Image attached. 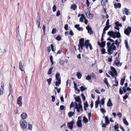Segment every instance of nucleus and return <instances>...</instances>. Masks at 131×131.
<instances>
[{"instance_id":"1","label":"nucleus","mask_w":131,"mask_h":131,"mask_svg":"<svg viewBox=\"0 0 131 131\" xmlns=\"http://www.w3.org/2000/svg\"><path fill=\"white\" fill-rule=\"evenodd\" d=\"M107 35L110 37H112L113 38L117 37L119 38L121 37L120 34L119 32H114L112 31H109L107 32Z\"/></svg>"},{"instance_id":"2","label":"nucleus","mask_w":131,"mask_h":131,"mask_svg":"<svg viewBox=\"0 0 131 131\" xmlns=\"http://www.w3.org/2000/svg\"><path fill=\"white\" fill-rule=\"evenodd\" d=\"M111 69L112 71L109 70L108 71V73L112 77H114V75H116V76H117V73L115 68L113 67H111Z\"/></svg>"},{"instance_id":"3","label":"nucleus","mask_w":131,"mask_h":131,"mask_svg":"<svg viewBox=\"0 0 131 131\" xmlns=\"http://www.w3.org/2000/svg\"><path fill=\"white\" fill-rule=\"evenodd\" d=\"M20 127L23 129L26 128L27 126V123L26 121L24 119H21L20 122Z\"/></svg>"},{"instance_id":"4","label":"nucleus","mask_w":131,"mask_h":131,"mask_svg":"<svg viewBox=\"0 0 131 131\" xmlns=\"http://www.w3.org/2000/svg\"><path fill=\"white\" fill-rule=\"evenodd\" d=\"M75 106L74 107V109H77L78 112H79L80 110L82 111L83 110L82 105H78V104L76 102H75Z\"/></svg>"},{"instance_id":"5","label":"nucleus","mask_w":131,"mask_h":131,"mask_svg":"<svg viewBox=\"0 0 131 131\" xmlns=\"http://www.w3.org/2000/svg\"><path fill=\"white\" fill-rule=\"evenodd\" d=\"M82 119L81 117L79 116L78 117V119L77 122V126L79 127H81L82 126L81 122Z\"/></svg>"},{"instance_id":"6","label":"nucleus","mask_w":131,"mask_h":131,"mask_svg":"<svg viewBox=\"0 0 131 131\" xmlns=\"http://www.w3.org/2000/svg\"><path fill=\"white\" fill-rule=\"evenodd\" d=\"M131 32V28L130 27H128L126 29L124 30V34L128 36Z\"/></svg>"},{"instance_id":"7","label":"nucleus","mask_w":131,"mask_h":131,"mask_svg":"<svg viewBox=\"0 0 131 131\" xmlns=\"http://www.w3.org/2000/svg\"><path fill=\"white\" fill-rule=\"evenodd\" d=\"M74 122L73 121L71 122L68 123L67 126L70 129L72 130L73 129V125L74 124Z\"/></svg>"},{"instance_id":"8","label":"nucleus","mask_w":131,"mask_h":131,"mask_svg":"<svg viewBox=\"0 0 131 131\" xmlns=\"http://www.w3.org/2000/svg\"><path fill=\"white\" fill-rule=\"evenodd\" d=\"M22 97L21 96H19L17 99V103L18 105L20 107H21L22 106V103L21 102Z\"/></svg>"},{"instance_id":"9","label":"nucleus","mask_w":131,"mask_h":131,"mask_svg":"<svg viewBox=\"0 0 131 131\" xmlns=\"http://www.w3.org/2000/svg\"><path fill=\"white\" fill-rule=\"evenodd\" d=\"M75 99L76 101L75 102H78V105H82L81 99L79 96H77V97L75 98Z\"/></svg>"},{"instance_id":"10","label":"nucleus","mask_w":131,"mask_h":131,"mask_svg":"<svg viewBox=\"0 0 131 131\" xmlns=\"http://www.w3.org/2000/svg\"><path fill=\"white\" fill-rule=\"evenodd\" d=\"M86 29L88 30V32L91 35L93 33V31L92 30L91 28L88 25L86 27Z\"/></svg>"},{"instance_id":"11","label":"nucleus","mask_w":131,"mask_h":131,"mask_svg":"<svg viewBox=\"0 0 131 131\" xmlns=\"http://www.w3.org/2000/svg\"><path fill=\"white\" fill-rule=\"evenodd\" d=\"M60 76V74L58 73H57L56 75V79L58 81L59 84H61V80Z\"/></svg>"},{"instance_id":"12","label":"nucleus","mask_w":131,"mask_h":131,"mask_svg":"<svg viewBox=\"0 0 131 131\" xmlns=\"http://www.w3.org/2000/svg\"><path fill=\"white\" fill-rule=\"evenodd\" d=\"M126 88L123 87V90H122V89L120 88L119 90V93L121 94H122L123 93V92L124 93H126L127 92Z\"/></svg>"},{"instance_id":"13","label":"nucleus","mask_w":131,"mask_h":131,"mask_svg":"<svg viewBox=\"0 0 131 131\" xmlns=\"http://www.w3.org/2000/svg\"><path fill=\"white\" fill-rule=\"evenodd\" d=\"M98 45L101 47L103 48L105 46L106 42L105 41H103L101 42V43L99 42H97Z\"/></svg>"},{"instance_id":"14","label":"nucleus","mask_w":131,"mask_h":131,"mask_svg":"<svg viewBox=\"0 0 131 131\" xmlns=\"http://www.w3.org/2000/svg\"><path fill=\"white\" fill-rule=\"evenodd\" d=\"M21 118L22 119H25L27 116V115L26 113H23L20 115Z\"/></svg>"},{"instance_id":"15","label":"nucleus","mask_w":131,"mask_h":131,"mask_svg":"<svg viewBox=\"0 0 131 131\" xmlns=\"http://www.w3.org/2000/svg\"><path fill=\"white\" fill-rule=\"evenodd\" d=\"M107 106L108 107H110L113 105V104L110 99H109L107 103Z\"/></svg>"},{"instance_id":"16","label":"nucleus","mask_w":131,"mask_h":131,"mask_svg":"<svg viewBox=\"0 0 131 131\" xmlns=\"http://www.w3.org/2000/svg\"><path fill=\"white\" fill-rule=\"evenodd\" d=\"M114 63L116 65V66L117 67L119 66L120 64V61L118 60L117 58H116L115 60L114 61Z\"/></svg>"},{"instance_id":"17","label":"nucleus","mask_w":131,"mask_h":131,"mask_svg":"<svg viewBox=\"0 0 131 131\" xmlns=\"http://www.w3.org/2000/svg\"><path fill=\"white\" fill-rule=\"evenodd\" d=\"M40 16L39 15V13L38 12V13L37 16L36 18V24H38V23H40Z\"/></svg>"},{"instance_id":"18","label":"nucleus","mask_w":131,"mask_h":131,"mask_svg":"<svg viewBox=\"0 0 131 131\" xmlns=\"http://www.w3.org/2000/svg\"><path fill=\"white\" fill-rule=\"evenodd\" d=\"M84 39L82 38L80 39L79 41V45H84Z\"/></svg>"},{"instance_id":"19","label":"nucleus","mask_w":131,"mask_h":131,"mask_svg":"<svg viewBox=\"0 0 131 131\" xmlns=\"http://www.w3.org/2000/svg\"><path fill=\"white\" fill-rule=\"evenodd\" d=\"M114 42H113L111 45L110 47H109V48L112 49L114 50H116V47L114 45Z\"/></svg>"},{"instance_id":"20","label":"nucleus","mask_w":131,"mask_h":131,"mask_svg":"<svg viewBox=\"0 0 131 131\" xmlns=\"http://www.w3.org/2000/svg\"><path fill=\"white\" fill-rule=\"evenodd\" d=\"M105 123L108 124L110 123V121L108 119V117L107 116H105Z\"/></svg>"},{"instance_id":"21","label":"nucleus","mask_w":131,"mask_h":131,"mask_svg":"<svg viewBox=\"0 0 131 131\" xmlns=\"http://www.w3.org/2000/svg\"><path fill=\"white\" fill-rule=\"evenodd\" d=\"M70 8L71 9L75 10L77 8V6L76 4H74L71 5Z\"/></svg>"},{"instance_id":"22","label":"nucleus","mask_w":131,"mask_h":131,"mask_svg":"<svg viewBox=\"0 0 131 131\" xmlns=\"http://www.w3.org/2000/svg\"><path fill=\"white\" fill-rule=\"evenodd\" d=\"M114 7L115 8H120L121 6V5L120 3H117V4H114Z\"/></svg>"},{"instance_id":"23","label":"nucleus","mask_w":131,"mask_h":131,"mask_svg":"<svg viewBox=\"0 0 131 131\" xmlns=\"http://www.w3.org/2000/svg\"><path fill=\"white\" fill-rule=\"evenodd\" d=\"M90 75L91 77H92L94 79H96V77L95 74L93 73H91L90 74Z\"/></svg>"},{"instance_id":"24","label":"nucleus","mask_w":131,"mask_h":131,"mask_svg":"<svg viewBox=\"0 0 131 131\" xmlns=\"http://www.w3.org/2000/svg\"><path fill=\"white\" fill-rule=\"evenodd\" d=\"M90 12L89 9L88 8H87L85 10V13L86 15L88 17V15L90 14Z\"/></svg>"},{"instance_id":"25","label":"nucleus","mask_w":131,"mask_h":131,"mask_svg":"<svg viewBox=\"0 0 131 131\" xmlns=\"http://www.w3.org/2000/svg\"><path fill=\"white\" fill-rule=\"evenodd\" d=\"M77 75L78 79H80L82 75L80 72H77Z\"/></svg>"},{"instance_id":"26","label":"nucleus","mask_w":131,"mask_h":131,"mask_svg":"<svg viewBox=\"0 0 131 131\" xmlns=\"http://www.w3.org/2000/svg\"><path fill=\"white\" fill-rule=\"evenodd\" d=\"M115 25L117 27H121L122 26V25L121 24L119 23L118 21H116L115 22Z\"/></svg>"},{"instance_id":"27","label":"nucleus","mask_w":131,"mask_h":131,"mask_svg":"<svg viewBox=\"0 0 131 131\" xmlns=\"http://www.w3.org/2000/svg\"><path fill=\"white\" fill-rule=\"evenodd\" d=\"M74 89L76 91H77L79 92H80V90L79 89H78L77 87V84L76 83L74 82Z\"/></svg>"},{"instance_id":"28","label":"nucleus","mask_w":131,"mask_h":131,"mask_svg":"<svg viewBox=\"0 0 131 131\" xmlns=\"http://www.w3.org/2000/svg\"><path fill=\"white\" fill-rule=\"evenodd\" d=\"M28 128L29 130H31L32 128V125L30 124L29 122L28 123Z\"/></svg>"},{"instance_id":"29","label":"nucleus","mask_w":131,"mask_h":131,"mask_svg":"<svg viewBox=\"0 0 131 131\" xmlns=\"http://www.w3.org/2000/svg\"><path fill=\"white\" fill-rule=\"evenodd\" d=\"M53 69V67H51L49 70L48 72V75H50V74L52 72V70Z\"/></svg>"},{"instance_id":"30","label":"nucleus","mask_w":131,"mask_h":131,"mask_svg":"<svg viewBox=\"0 0 131 131\" xmlns=\"http://www.w3.org/2000/svg\"><path fill=\"white\" fill-rule=\"evenodd\" d=\"M83 121L85 123H86L88 122V119L85 116H84L83 117Z\"/></svg>"},{"instance_id":"31","label":"nucleus","mask_w":131,"mask_h":131,"mask_svg":"<svg viewBox=\"0 0 131 131\" xmlns=\"http://www.w3.org/2000/svg\"><path fill=\"white\" fill-rule=\"evenodd\" d=\"M107 0H102L101 4L102 6H104L105 5L106 3L107 2Z\"/></svg>"},{"instance_id":"32","label":"nucleus","mask_w":131,"mask_h":131,"mask_svg":"<svg viewBox=\"0 0 131 131\" xmlns=\"http://www.w3.org/2000/svg\"><path fill=\"white\" fill-rule=\"evenodd\" d=\"M74 114V113L71 111L69 112L68 114V116L70 117H72Z\"/></svg>"},{"instance_id":"33","label":"nucleus","mask_w":131,"mask_h":131,"mask_svg":"<svg viewBox=\"0 0 131 131\" xmlns=\"http://www.w3.org/2000/svg\"><path fill=\"white\" fill-rule=\"evenodd\" d=\"M52 81V79L51 78H49V79L46 80V81L48 83L49 85H50Z\"/></svg>"},{"instance_id":"34","label":"nucleus","mask_w":131,"mask_h":131,"mask_svg":"<svg viewBox=\"0 0 131 131\" xmlns=\"http://www.w3.org/2000/svg\"><path fill=\"white\" fill-rule=\"evenodd\" d=\"M107 51H108V54L109 55H111V54H112V52H111V49H112L109 48H108Z\"/></svg>"},{"instance_id":"35","label":"nucleus","mask_w":131,"mask_h":131,"mask_svg":"<svg viewBox=\"0 0 131 131\" xmlns=\"http://www.w3.org/2000/svg\"><path fill=\"white\" fill-rule=\"evenodd\" d=\"M124 43L125 44V46L126 48L127 49H128V43L127 41L126 40H124Z\"/></svg>"},{"instance_id":"36","label":"nucleus","mask_w":131,"mask_h":131,"mask_svg":"<svg viewBox=\"0 0 131 131\" xmlns=\"http://www.w3.org/2000/svg\"><path fill=\"white\" fill-rule=\"evenodd\" d=\"M124 11L125 13V14L127 15H128V10L126 8H124Z\"/></svg>"},{"instance_id":"37","label":"nucleus","mask_w":131,"mask_h":131,"mask_svg":"<svg viewBox=\"0 0 131 131\" xmlns=\"http://www.w3.org/2000/svg\"><path fill=\"white\" fill-rule=\"evenodd\" d=\"M123 120V123L125 124L127 126L128 125V123L126 120V119L124 118Z\"/></svg>"},{"instance_id":"38","label":"nucleus","mask_w":131,"mask_h":131,"mask_svg":"<svg viewBox=\"0 0 131 131\" xmlns=\"http://www.w3.org/2000/svg\"><path fill=\"white\" fill-rule=\"evenodd\" d=\"M16 37L17 39L19 41H20L21 40V37L20 36L19 34H16Z\"/></svg>"},{"instance_id":"39","label":"nucleus","mask_w":131,"mask_h":131,"mask_svg":"<svg viewBox=\"0 0 131 131\" xmlns=\"http://www.w3.org/2000/svg\"><path fill=\"white\" fill-rule=\"evenodd\" d=\"M80 89L82 92L84 91V90L86 89V88L82 86L80 87Z\"/></svg>"},{"instance_id":"40","label":"nucleus","mask_w":131,"mask_h":131,"mask_svg":"<svg viewBox=\"0 0 131 131\" xmlns=\"http://www.w3.org/2000/svg\"><path fill=\"white\" fill-rule=\"evenodd\" d=\"M110 25L109 26H105L103 29V30L106 31L107 30L108 28H110Z\"/></svg>"},{"instance_id":"41","label":"nucleus","mask_w":131,"mask_h":131,"mask_svg":"<svg viewBox=\"0 0 131 131\" xmlns=\"http://www.w3.org/2000/svg\"><path fill=\"white\" fill-rule=\"evenodd\" d=\"M91 77L90 75H88L86 77V79L88 80H91Z\"/></svg>"},{"instance_id":"42","label":"nucleus","mask_w":131,"mask_h":131,"mask_svg":"<svg viewBox=\"0 0 131 131\" xmlns=\"http://www.w3.org/2000/svg\"><path fill=\"white\" fill-rule=\"evenodd\" d=\"M124 79H121L120 81V84L121 85H123L124 83Z\"/></svg>"},{"instance_id":"43","label":"nucleus","mask_w":131,"mask_h":131,"mask_svg":"<svg viewBox=\"0 0 131 131\" xmlns=\"http://www.w3.org/2000/svg\"><path fill=\"white\" fill-rule=\"evenodd\" d=\"M99 102L98 101H96L95 102V107L96 108H97L98 106Z\"/></svg>"},{"instance_id":"44","label":"nucleus","mask_w":131,"mask_h":131,"mask_svg":"<svg viewBox=\"0 0 131 131\" xmlns=\"http://www.w3.org/2000/svg\"><path fill=\"white\" fill-rule=\"evenodd\" d=\"M78 49L80 50V47L82 50L83 49V48L84 46V45H78Z\"/></svg>"},{"instance_id":"45","label":"nucleus","mask_w":131,"mask_h":131,"mask_svg":"<svg viewBox=\"0 0 131 131\" xmlns=\"http://www.w3.org/2000/svg\"><path fill=\"white\" fill-rule=\"evenodd\" d=\"M104 82L107 85V86H108V83L107 80V79L105 78L104 80Z\"/></svg>"},{"instance_id":"46","label":"nucleus","mask_w":131,"mask_h":131,"mask_svg":"<svg viewBox=\"0 0 131 131\" xmlns=\"http://www.w3.org/2000/svg\"><path fill=\"white\" fill-rule=\"evenodd\" d=\"M50 60L51 63V65H52L53 63V57L52 56H51L50 57Z\"/></svg>"},{"instance_id":"47","label":"nucleus","mask_w":131,"mask_h":131,"mask_svg":"<svg viewBox=\"0 0 131 131\" xmlns=\"http://www.w3.org/2000/svg\"><path fill=\"white\" fill-rule=\"evenodd\" d=\"M90 44L89 43V40L88 39L85 41L84 45H89Z\"/></svg>"},{"instance_id":"48","label":"nucleus","mask_w":131,"mask_h":131,"mask_svg":"<svg viewBox=\"0 0 131 131\" xmlns=\"http://www.w3.org/2000/svg\"><path fill=\"white\" fill-rule=\"evenodd\" d=\"M56 7L55 5L53 6L52 7L53 11L54 12H55L56 11Z\"/></svg>"},{"instance_id":"49","label":"nucleus","mask_w":131,"mask_h":131,"mask_svg":"<svg viewBox=\"0 0 131 131\" xmlns=\"http://www.w3.org/2000/svg\"><path fill=\"white\" fill-rule=\"evenodd\" d=\"M83 18L84 19L85 18V17L84 16L83 17H81L80 18L79 20L81 22H83L84 21L83 19Z\"/></svg>"},{"instance_id":"50","label":"nucleus","mask_w":131,"mask_h":131,"mask_svg":"<svg viewBox=\"0 0 131 131\" xmlns=\"http://www.w3.org/2000/svg\"><path fill=\"white\" fill-rule=\"evenodd\" d=\"M93 14H90V13L88 15V17L89 18H93Z\"/></svg>"},{"instance_id":"51","label":"nucleus","mask_w":131,"mask_h":131,"mask_svg":"<svg viewBox=\"0 0 131 131\" xmlns=\"http://www.w3.org/2000/svg\"><path fill=\"white\" fill-rule=\"evenodd\" d=\"M105 49L104 48H102L101 49V51L102 52V53L103 54H104L106 53H107V52H105Z\"/></svg>"},{"instance_id":"52","label":"nucleus","mask_w":131,"mask_h":131,"mask_svg":"<svg viewBox=\"0 0 131 131\" xmlns=\"http://www.w3.org/2000/svg\"><path fill=\"white\" fill-rule=\"evenodd\" d=\"M56 39L58 41H60L61 40V37L60 36H58L56 38Z\"/></svg>"},{"instance_id":"53","label":"nucleus","mask_w":131,"mask_h":131,"mask_svg":"<svg viewBox=\"0 0 131 131\" xmlns=\"http://www.w3.org/2000/svg\"><path fill=\"white\" fill-rule=\"evenodd\" d=\"M56 32V28H53V29L52 31V33L53 34H55Z\"/></svg>"},{"instance_id":"54","label":"nucleus","mask_w":131,"mask_h":131,"mask_svg":"<svg viewBox=\"0 0 131 131\" xmlns=\"http://www.w3.org/2000/svg\"><path fill=\"white\" fill-rule=\"evenodd\" d=\"M59 63L60 64L63 65L64 63V62L63 60L60 59L59 61Z\"/></svg>"},{"instance_id":"55","label":"nucleus","mask_w":131,"mask_h":131,"mask_svg":"<svg viewBox=\"0 0 131 131\" xmlns=\"http://www.w3.org/2000/svg\"><path fill=\"white\" fill-rule=\"evenodd\" d=\"M64 29L66 30H68V24H66L64 27Z\"/></svg>"},{"instance_id":"56","label":"nucleus","mask_w":131,"mask_h":131,"mask_svg":"<svg viewBox=\"0 0 131 131\" xmlns=\"http://www.w3.org/2000/svg\"><path fill=\"white\" fill-rule=\"evenodd\" d=\"M1 88L0 89H3V90H4V83L3 82H2L1 83Z\"/></svg>"},{"instance_id":"57","label":"nucleus","mask_w":131,"mask_h":131,"mask_svg":"<svg viewBox=\"0 0 131 131\" xmlns=\"http://www.w3.org/2000/svg\"><path fill=\"white\" fill-rule=\"evenodd\" d=\"M118 124H117L116 125H115L114 126V128L115 130H116L118 128Z\"/></svg>"},{"instance_id":"58","label":"nucleus","mask_w":131,"mask_h":131,"mask_svg":"<svg viewBox=\"0 0 131 131\" xmlns=\"http://www.w3.org/2000/svg\"><path fill=\"white\" fill-rule=\"evenodd\" d=\"M104 98H103L101 101V103L102 105H103L104 104Z\"/></svg>"},{"instance_id":"59","label":"nucleus","mask_w":131,"mask_h":131,"mask_svg":"<svg viewBox=\"0 0 131 131\" xmlns=\"http://www.w3.org/2000/svg\"><path fill=\"white\" fill-rule=\"evenodd\" d=\"M115 82L116 83V84H115L114 85H113V86H117L118 85V82L117 80L115 81Z\"/></svg>"},{"instance_id":"60","label":"nucleus","mask_w":131,"mask_h":131,"mask_svg":"<svg viewBox=\"0 0 131 131\" xmlns=\"http://www.w3.org/2000/svg\"><path fill=\"white\" fill-rule=\"evenodd\" d=\"M100 110L101 112L103 113H105L106 112L105 110L103 108H101L100 109Z\"/></svg>"},{"instance_id":"61","label":"nucleus","mask_w":131,"mask_h":131,"mask_svg":"<svg viewBox=\"0 0 131 131\" xmlns=\"http://www.w3.org/2000/svg\"><path fill=\"white\" fill-rule=\"evenodd\" d=\"M74 106V103L73 102H72L71 104L70 105V108L71 109V108L73 107Z\"/></svg>"},{"instance_id":"62","label":"nucleus","mask_w":131,"mask_h":131,"mask_svg":"<svg viewBox=\"0 0 131 131\" xmlns=\"http://www.w3.org/2000/svg\"><path fill=\"white\" fill-rule=\"evenodd\" d=\"M107 40H109L110 41L113 42H114V41L112 39L110 38V37L108 38L107 39Z\"/></svg>"},{"instance_id":"63","label":"nucleus","mask_w":131,"mask_h":131,"mask_svg":"<svg viewBox=\"0 0 131 131\" xmlns=\"http://www.w3.org/2000/svg\"><path fill=\"white\" fill-rule=\"evenodd\" d=\"M88 104L87 102H85L84 103V106L88 107Z\"/></svg>"},{"instance_id":"64","label":"nucleus","mask_w":131,"mask_h":131,"mask_svg":"<svg viewBox=\"0 0 131 131\" xmlns=\"http://www.w3.org/2000/svg\"><path fill=\"white\" fill-rule=\"evenodd\" d=\"M52 98V102H54L55 100V97L54 95L52 96H51Z\"/></svg>"}]
</instances>
